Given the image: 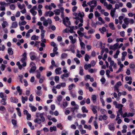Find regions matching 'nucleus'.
Wrapping results in <instances>:
<instances>
[{"label":"nucleus","instance_id":"obj_1","mask_svg":"<svg viewBox=\"0 0 135 135\" xmlns=\"http://www.w3.org/2000/svg\"><path fill=\"white\" fill-rule=\"evenodd\" d=\"M44 113H36V117L37 118L34 120V122L40 124L41 123V122H44L45 120L44 116Z\"/></svg>","mask_w":135,"mask_h":135},{"label":"nucleus","instance_id":"obj_2","mask_svg":"<svg viewBox=\"0 0 135 135\" xmlns=\"http://www.w3.org/2000/svg\"><path fill=\"white\" fill-rule=\"evenodd\" d=\"M113 105H115V107L119 109V110L117 112L119 113L120 115L122 114V107L123 105L121 104H118L116 101H114L113 102Z\"/></svg>","mask_w":135,"mask_h":135},{"label":"nucleus","instance_id":"obj_3","mask_svg":"<svg viewBox=\"0 0 135 135\" xmlns=\"http://www.w3.org/2000/svg\"><path fill=\"white\" fill-rule=\"evenodd\" d=\"M37 25L39 26V28L41 30V38L44 37L45 36V34L46 32V31L44 30V27L42 25V23L41 22H38Z\"/></svg>","mask_w":135,"mask_h":135},{"label":"nucleus","instance_id":"obj_4","mask_svg":"<svg viewBox=\"0 0 135 135\" xmlns=\"http://www.w3.org/2000/svg\"><path fill=\"white\" fill-rule=\"evenodd\" d=\"M62 21L63 24L66 27L69 26L70 25L69 19L67 17H66L65 18H63Z\"/></svg>","mask_w":135,"mask_h":135},{"label":"nucleus","instance_id":"obj_5","mask_svg":"<svg viewBox=\"0 0 135 135\" xmlns=\"http://www.w3.org/2000/svg\"><path fill=\"white\" fill-rule=\"evenodd\" d=\"M30 59L32 60H36L37 59V56L35 53L33 52H31L29 54Z\"/></svg>","mask_w":135,"mask_h":135},{"label":"nucleus","instance_id":"obj_6","mask_svg":"<svg viewBox=\"0 0 135 135\" xmlns=\"http://www.w3.org/2000/svg\"><path fill=\"white\" fill-rule=\"evenodd\" d=\"M69 49H66L65 50H64V51H70L73 53H74L75 52V45L74 44H71L69 46Z\"/></svg>","mask_w":135,"mask_h":135},{"label":"nucleus","instance_id":"obj_7","mask_svg":"<svg viewBox=\"0 0 135 135\" xmlns=\"http://www.w3.org/2000/svg\"><path fill=\"white\" fill-rule=\"evenodd\" d=\"M30 65L32 66L30 70L29 71V72L30 73H32L34 72L36 69V67L35 66V65L33 62H31L30 63Z\"/></svg>","mask_w":135,"mask_h":135},{"label":"nucleus","instance_id":"obj_8","mask_svg":"<svg viewBox=\"0 0 135 135\" xmlns=\"http://www.w3.org/2000/svg\"><path fill=\"white\" fill-rule=\"evenodd\" d=\"M52 23L51 20L48 18L47 20H45L43 22V25L45 26H47L48 25V24H51Z\"/></svg>","mask_w":135,"mask_h":135},{"label":"nucleus","instance_id":"obj_9","mask_svg":"<svg viewBox=\"0 0 135 135\" xmlns=\"http://www.w3.org/2000/svg\"><path fill=\"white\" fill-rule=\"evenodd\" d=\"M18 26V24L17 22L14 21L12 22L11 26L10 27V29L15 28Z\"/></svg>","mask_w":135,"mask_h":135},{"label":"nucleus","instance_id":"obj_10","mask_svg":"<svg viewBox=\"0 0 135 135\" xmlns=\"http://www.w3.org/2000/svg\"><path fill=\"white\" fill-rule=\"evenodd\" d=\"M119 44L118 43H117L113 45H111L109 47V49L114 50H115L117 48Z\"/></svg>","mask_w":135,"mask_h":135},{"label":"nucleus","instance_id":"obj_11","mask_svg":"<svg viewBox=\"0 0 135 135\" xmlns=\"http://www.w3.org/2000/svg\"><path fill=\"white\" fill-rule=\"evenodd\" d=\"M108 118V117L105 115H101L99 117V121L105 120Z\"/></svg>","mask_w":135,"mask_h":135},{"label":"nucleus","instance_id":"obj_12","mask_svg":"<svg viewBox=\"0 0 135 135\" xmlns=\"http://www.w3.org/2000/svg\"><path fill=\"white\" fill-rule=\"evenodd\" d=\"M54 14L53 12L51 11H49L46 12L45 14V16L47 17L49 16L50 17L52 16Z\"/></svg>","mask_w":135,"mask_h":135},{"label":"nucleus","instance_id":"obj_13","mask_svg":"<svg viewBox=\"0 0 135 135\" xmlns=\"http://www.w3.org/2000/svg\"><path fill=\"white\" fill-rule=\"evenodd\" d=\"M69 38L70 40V42L72 44H74L76 43L77 41V39L76 38H73L72 36H69Z\"/></svg>","mask_w":135,"mask_h":135},{"label":"nucleus","instance_id":"obj_14","mask_svg":"<svg viewBox=\"0 0 135 135\" xmlns=\"http://www.w3.org/2000/svg\"><path fill=\"white\" fill-rule=\"evenodd\" d=\"M125 80L127 81H129L127 82V83L129 85H131L132 83V78L131 76H127L125 77Z\"/></svg>","mask_w":135,"mask_h":135},{"label":"nucleus","instance_id":"obj_15","mask_svg":"<svg viewBox=\"0 0 135 135\" xmlns=\"http://www.w3.org/2000/svg\"><path fill=\"white\" fill-rule=\"evenodd\" d=\"M75 19H76V21H75V23L76 25H77L79 23V21L81 23H83V18H80L79 17H76Z\"/></svg>","mask_w":135,"mask_h":135},{"label":"nucleus","instance_id":"obj_16","mask_svg":"<svg viewBox=\"0 0 135 135\" xmlns=\"http://www.w3.org/2000/svg\"><path fill=\"white\" fill-rule=\"evenodd\" d=\"M108 128L109 129L112 131H114L115 129V127L114 124L113 123H110L108 125Z\"/></svg>","mask_w":135,"mask_h":135},{"label":"nucleus","instance_id":"obj_17","mask_svg":"<svg viewBox=\"0 0 135 135\" xmlns=\"http://www.w3.org/2000/svg\"><path fill=\"white\" fill-rule=\"evenodd\" d=\"M0 98L2 99H7V96L6 94L2 92L0 93Z\"/></svg>","mask_w":135,"mask_h":135},{"label":"nucleus","instance_id":"obj_18","mask_svg":"<svg viewBox=\"0 0 135 135\" xmlns=\"http://www.w3.org/2000/svg\"><path fill=\"white\" fill-rule=\"evenodd\" d=\"M68 106V103L66 101L63 102L60 105L61 107L63 109H65Z\"/></svg>","mask_w":135,"mask_h":135},{"label":"nucleus","instance_id":"obj_19","mask_svg":"<svg viewBox=\"0 0 135 135\" xmlns=\"http://www.w3.org/2000/svg\"><path fill=\"white\" fill-rule=\"evenodd\" d=\"M10 100L12 102L17 103L18 102V100L16 98L11 97L10 98Z\"/></svg>","mask_w":135,"mask_h":135},{"label":"nucleus","instance_id":"obj_20","mask_svg":"<svg viewBox=\"0 0 135 135\" xmlns=\"http://www.w3.org/2000/svg\"><path fill=\"white\" fill-rule=\"evenodd\" d=\"M70 94L71 97L73 98H76L77 97L76 93L73 90L70 91Z\"/></svg>","mask_w":135,"mask_h":135},{"label":"nucleus","instance_id":"obj_21","mask_svg":"<svg viewBox=\"0 0 135 135\" xmlns=\"http://www.w3.org/2000/svg\"><path fill=\"white\" fill-rule=\"evenodd\" d=\"M87 3L89 6H91L92 4L97 6V2L95 0H93L91 1L88 2Z\"/></svg>","mask_w":135,"mask_h":135},{"label":"nucleus","instance_id":"obj_22","mask_svg":"<svg viewBox=\"0 0 135 135\" xmlns=\"http://www.w3.org/2000/svg\"><path fill=\"white\" fill-rule=\"evenodd\" d=\"M0 111L1 113H3L6 111V109L4 107L1 105L0 106Z\"/></svg>","mask_w":135,"mask_h":135},{"label":"nucleus","instance_id":"obj_23","mask_svg":"<svg viewBox=\"0 0 135 135\" xmlns=\"http://www.w3.org/2000/svg\"><path fill=\"white\" fill-rule=\"evenodd\" d=\"M91 99L93 103H95L97 101V97L95 95H92L91 96Z\"/></svg>","mask_w":135,"mask_h":135},{"label":"nucleus","instance_id":"obj_24","mask_svg":"<svg viewBox=\"0 0 135 135\" xmlns=\"http://www.w3.org/2000/svg\"><path fill=\"white\" fill-rule=\"evenodd\" d=\"M21 100L22 103L24 104L25 103V101H26L28 100V98L27 97H23V96H22Z\"/></svg>","mask_w":135,"mask_h":135},{"label":"nucleus","instance_id":"obj_25","mask_svg":"<svg viewBox=\"0 0 135 135\" xmlns=\"http://www.w3.org/2000/svg\"><path fill=\"white\" fill-rule=\"evenodd\" d=\"M84 70L82 68V67L81 66H80L79 67V74L81 76L83 75H84V73L83 72Z\"/></svg>","mask_w":135,"mask_h":135},{"label":"nucleus","instance_id":"obj_26","mask_svg":"<svg viewBox=\"0 0 135 135\" xmlns=\"http://www.w3.org/2000/svg\"><path fill=\"white\" fill-rule=\"evenodd\" d=\"M109 26L110 28L112 30H114L115 29V27L114 23L112 22L109 23Z\"/></svg>","mask_w":135,"mask_h":135},{"label":"nucleus","instance_id":"obj_27","mask_svg":"<svg viewBox=\"0 0 135 135\" xmlns=\"http://www.w3.org/2000/svg\"><path fill=\"white\" fill-rule=\"evenodd\" d=\"M62 11H61L60 9H56L55 10L54 12H55V13L56 15H60V13Z\"/></svg>","mask_w":135,"mask_h":135},{"label":"nucleus","instance_id":"obj_28","mask_svg":"<svg viewBox=\"0 0 135 135\" xmlns=\"http://www.w3.org/2000/svg\"><path fill=\"white\" fill-rule=\"evenodd\" d=\"M16 89L18 92L19 93V95H21L22 94V90L21 89L20 86H17L16 88Z\"/></svg>","mask_w":135,"mask_h":135},{"label":"nucleus","instance_id":"obj_29","mask_svg":"<svg viewBox=\"0 0 135 135\" xmlns=\"http://www.w3.org/2000/svg\"><path fill=\"white\" fill-rule=\"evenodd\" d=\"M26 60L22 58L21 59V61L22 63H23L22 65L23 67H25L26 65V63L25 61Z\"/></svg>","mask_w":135,"mask_h":135},{"label":"nucleus","instance_id":"obj_30","mask_svg":"<svg viewBox=\"0 0 135 135\" xmlns=\"http://www.w3.org/2000/svg\"><path fill=\"white\" fill-rule=\"evenodd\" d=\"M61 69V68L59 67L58 68H57L56 69L55 71V72L57 75L58 74H61V73H60L59 72V71H60Z\"/></svg>","mask_w":135,"mask_h":135},{"label":"nucleus","instance_id":"obj_31","mask_svg":"<svg viewBox=\"0 0 135 135\" xmlns=\"http://www.w3.org/2000/svg\"><path fill=\"white\" fill-rule=\"evenodd\" d=\"M17 5L18 7L20 9H22L25 8V6L24 4L21 5L20 3H17Z\"/></svg>","mask_w":135,"mask_h":135},{"label":"nucleus","instance_id":"obj_32","mask_svg":"<svg viewBox=\"0 0 135 135\" xmlns=\"http://www.w3.org/2000/svg\"><path fill=\"white\" fill-rule=\"evenodd\" d=\"M8 53L9 55H12L13 54V52L11 48H9L8 49Z\"/></svg>","mask_w":135,"mask_h":135},{"label":"nucleus","instance_id":"obj_33","mask_svg":"<svg viewBox=\"0 0 135 135\" xmlns=\"http://www.w3.org/2000/svg\"><path fill=\"white\" fill-rule=\"evenodd\" d=\"M92 110L94 114L96 113L97 111L96 109L97 108V107L96 106L93 105L92 107Z\"/></svg>","mask_w":135,"mask_h":135},{"label":"nucleus","instance_id":"obj_34","mask_svg":"<svg viewBox=\"0 0 135 135\" xmlns=\"http://www.w3.org/2000/svg\"><path fill=\"white\" fill-rule=\"evenodd\" d=\"M39 38L38 36H36L35 35H33L31 38V39L32 40H38Z\"/></svg>","mask_w":135,"mask_h":135},{"label":"nucleus","instance_id":"obj_35","mask_svg":"<svg viewBox=\"0 0 135 135\" xmlns=\"http://www.w3.org/2000/svg\"><path fill=\"white\" fill-rule=\"evenodd\" d=\"M69 27L70 28V30H69V31L70 32V33H75V32L74 31V29H75V28L74 26H69Z\"/></svg>","mask_w":135,"mask_h":135},{"label":"nucleus","instance_id":"obj_36","mask_svg":"<svg viewBox=\"0 0 135 135\" xmlns=\"http://www.w3.org/2000/svg\"><path fill=\"white\" fill-rule=\"evenodd\" d=\"M115 12L116 10L114 9H112L111 10L110 14L112 17H113L115 15Z\"/></svg>","mask_w":135,"mask_h":135},{"label":"nucleus","instance_id":"obj_37","mask_svg":"<svg viewBox=\"0 0 135 135\" xmlns=\"http://www.w3.org/2000/svg\"><path fill=\"white\" fill-rule=\"evenodd\" d=\"M50 132H52L53 131H55L57 130L56 127L54 126L53 127H51L50 128Z\"/></svg>","mask_w":135,"mask_h":135},{"label":"nucleus","instance_id":"obj_38","mask_svg":"<svg viewBox=\"0 0 135 135\" xmlns=\"http://www.w3.org/2000/svg\"><path fill=\"white\" fill-rule=\"evenodd\" d=\"M81 110L83 113H88V110L86 109L85 107L83 106L81 108Z\"/></svg>","mask_w":135,"mask_h":135},{"label":"nucleus","instance_id":"obj_39","mask_svg":"<svg viewBox=\"0 0 135 135\" xmlns=\"http://www.w3.org/2000/svg\"><path fill=\"white\" fill-rule=\"evenodd\" d=\"M71 110L73 112H74L75 110L78 109V105H76L74 107L71 108Z\"/></svg>","mask_w":135,"mask_h":135},{"label":"nucleus","instance_id":"obj_40","mask_svg":"<svg viewBox=\"0 0 135 135\" xmlns=\"http://www.w3.org/2000/svg\"><path fill=\"white\" fill-rule=\"evenodd\" d=\"M68 56V54L65 53H62L61 55V59H64L66 58Z\"/></svg>","mask_w":135,"mask_h":135},{"label":"nucleus","instance_id":"obj_41","mask_svg":"<svg viewBox=\"0 0 135 135\" xmlns=\"http://www.w3.org/2000/svg\"><path fill=\"white\" fill-rule=\"evenodd\" d=\"M7 99H1L0 102L1 104L3 105H6L7 104L6 101Z\"/></svg>","mask_w":135,"mask_h":135},{"label":"nucleus","instance_id":"obj_42","mask_svg":"<svg viewBox=\"0 0 135 135\" xmlns=\"http://www.w3.org/2000/svg\"><path fill=\"white\" fill-rule=\"evenodd\" d=\"M91 67V65L90 64H85L84 66V69L87 70L88 68H90Z\"/></svg>","mask_w":135,"mask_h":135},{"label":"nucleus","instance_id":"obj_43","mask_svg":"<svg viewBox=\"0 0 135 135\" xmlns=\"http://www.w3.org/2000/svg\"><path fill=\"white\" fill-rule=\"evenodd\" d=\"M75 85L73 84H71L68 87V89L70 91H72L71 90L73 88V87H75Z\"/></svg>","mask_w":135,"mask_h":135},{"label":"nucleus","instance_id":"obj_44","mask_svg":"<svg viewBox=\"0 0 135 135\" xmlns=\"http://www.w3.org/2000/svg\"><path fill=\"white\" fill-rule=\"evenodd\" d=\"M16 109L17 110L18 115L19 117H21V114L20 111V109L19 108H16Z\"/></svg>","mask_w":135,"mask_h":135},{"label":"nucleus","instance_id":"obj_45","mask_svg":"<svg viewBox=\"0 0 135 135\" xmlns=\"http://www.w3.org/2000/svg\"><path fill=\"white\" fill-rule=\"evenodd\" d=\"M124 23L126 25H128L129 23V19L127 18H125L124 20Z\"/></svg>","mask_w":135,"mask_h":135},{"label":"nucleus","instance_id":"obj_46","mask_svg":"<svg viewBox=\"0 0 135 135\" xmlns=\"http://www.w3.org/2000/svg\"><path fill=\"white\" fill-rule=\"evenodd\" d=\"M2 25L3 28H5L8 25L7 22L6 21H4L2 23Z\"/></svg>","mask_w":135,"mask_h":135},{"label":"nucleus","instance_id":"obj_47","mask_svg":"<svg viewBox=\"0 0 135 135\" xmlns=\"http://www.w3.org/2000/svg\"><path fill=\"white\" fill-rule=\"evenodd\" d=\"M88 71L90 73H92L97 71V70L95 69H89L88 70Z\"/></svg>","mask_w":135,"mask_h":135},{"label":"nucleus","instance_id":"obj_48","mask_svg":"<svg viewBox=\"0 0 135 135\" xmlns=\"http://www.w3.org/2000/svg\"><path fill=\"white\" fill-rule=\"evenodd\" d=\"M27 22L26 21H24L21 22H19L18 23L19 25L20 26H21L22 25H24L26 24Z\"/></svg>","mask_w":135,"mask_h":135},{"label":"nucleus","instance_id":"obj_49","mask_svg":"<svg viewBox=\"0 0 135 135\" xmlns=\"http://www.w3.org/2000/svg\"><path fill=\"white\" fill-rule=\"evenodd\" d=\"M84 127L85 128L88 129L89 130H90L91 128V126L90 125L88 126L86 124H85L84 125Z\"/></svg>","mask_w":135,"mask_h":135},{"label":"nucleus","instance_id":"obj_50","mask_svg":"<svg viewBox=\"0 0 135 135\" xmlns=\"http://www.w3.org/2000/svg\"><path fill=\"white\" fill-rule=\"evenodd\" d=\"M77 33L78 34L79 36L80 37H82L84 36V34L80 32V31H78Z\"/></svg>","mask_w":135,"mask_h":135},{"label":"nucleus","instance_id":"obj_51","mask_svg":"<svg viewBox=\"0 0 135 135\" xmlns=\"http://www.w3.org/2000/svg\"><path fill=\"white\" fill-rule=\"evenodd\" d=\"M81 49L82 50H84L85 49V45L84 43L83 42H81L80 44Z\"/></svg>","mask_w":135,"mask_h":135},{"label":"nucleus","instance_id":"obj_52","mask_svg":"<svg viewBox=\"0 0 135 135\" xmlns=\"http://www.w3.org/2000/svg\"><path fill=\"white\" fill-rule=\"evenodd\" d=\"M99 30L101 31L102 33H103L104 32L106 31V28L104 27H103L102 29L100 28Z\"/></svg>","mask_w":135,"mask_h":135},{"label":"nucleus","instance_id":"obj_53","mask_svg":"<svg viewBox=\"0 0 135 135\" xmlns=\"http://www.w3.org/2000/svg\"><path fill=\"white\" fill-rule=\"evenodd\" d=\"M78 16L80 17V18H83V17L84 16V14L83 12L79 13H78Z\"/></svg>","mask_w":135,"mask_h":135},{"label":"nucleus","instance_id":"obj_54","mask_svg":"<svg viewBox=\"0 0 135 135\" xmlns=\"http://www.w3.org/2000/svg\"><path fill=\"white\" fill-rule=\"evenodd\" d=\"M119 86H118L115 85L114 86V91H116L117 92H119Z\"/></svg>","mask_w":135,"mask_h":135},{"label":"nucleus","instance_id":"obj_55","mask_svg":"<svg viewBox=\"0 0 135 135\" xmlns=\"http://www.w3.org/2000/svg\"><path fill=\"white\" fill-rule=\"evenodd\" d=\"M57 50V48L56 47H55L53 49V52L56 55H57L58 54V52L56 51Z\"/></svg>","mask_w":135,"mask_h":135},{"label":"nucleus","instance_id":"obj_56","mask_svg":"<svg viewBox=\"0 0 135 135\" xmlns=\"http://www.w3.org/2000/svg\"><path fill=\"white\" fill-rule=\"evenodd\" d=\"M89 59H90V57L89 55L87 54H86L85 57V60L86 61H89Z\"/></svg>","mask_w":135,"mask_h":135},{"label":"nucleus","instance_id":"obj_57","mask_svg":"<svg viewBox=\"0 0 135 135\" xmlns=\"http://www.w3.org/2000/svg\"><path fill=\"white\" fill-rule=\"evenodd\" d=\"M126 6L129 8H131L132 7V4L130 2H127L126 4Z\"/></svg>","mask_w":135,"mask_h":135},{"label":"nucleus","instance_id":"obj_58","mask_svg":"<svg viewBox=\"0 0 135 135\" xmlns=\"http://www.w3.org/2000/svg\"><path fill=\"white\" fill-rule=\"evenodd\" d=\"M95 31L94 30L91 29L88 31V34H92L94 33Z\"/></svg>","mask_w":135,"mask_h":135},{"label":"nucleus","instance_id":"obj_59","mask_svg":"<svg viewBox=\"0 0 135 135\" xmlns=\"http://www.w3.org/2000/svg\"><path fill=\"white\" fill-rule=\"evenodd\" d=\"M94 124L95 128L96 129H97L98 128V125L97 122L96 120H95L94 122Z\"/></svg>","mask_w":135,"mask_h":135},{"label":"nucleus","instance_id":"obj_60","mask_svg":"<svg viewBox=\"0 0 135 135\" xmlns=\"http://www.w3.org/2000/svg\"><path fill=\"white\" fill-rule=\"evenodd\" d=\"M10 8L12 10H15V7L14 4H11L10 5Z\"/></svg>","mask_w":135,"mask_h":135},{"label":"nucleus","instance_id":"obj_61","mask_svg":"<svg viewBox=\"0 0 135 135\" xmlns=\"http://www.w3.org/2000/svg\"><path fill=\"white\" fill-rule=\"evenodd\" d=\"M30 12L32 14V15L33 16L36 15L37 13V12L35 11L30 10Z\"/></svg>","mask_w":135,"mask_h":135},{"label":"nucleus","instance_id":"obj_62","mask_svg":"<svg viewBox=\"0 0 135 135\" xmlns=\"http://www.w3.org/2000/svg\"><path fill=\"white\" fill-rule=\"evenodd\" d=\"M52 91L53 93H55V94H57V91H56V87L55 86H54L53 87L52 89Z\"/></svg>","mask_w":135,"mask_h":135},{"label":"nucleus","instance_id":"obj_63","mask_svg":"<svg viewBox=\"0 0 135 135\" xmlns=\"http://www.w3.org/2000/svg\"><path fill=\"white\" fill-rule=\"evenodd\" d=\"M78 93L79 94L81 95H83V90L81 89H80L78 91Z\"/></svg>","mask_w":135,"mask_h":135},{"label":"nucleus","instance_id":"obj_64","mask_svg":"<svg viewBox=\"0 0 135 135\" xmlns=\"http://www.w3.org/2000/svg\"><path fill=\"white\" fill-rule=\"evenodd\" d=\"M74 60L77 64H78L80 63V60L77 58H75L74 59Z\"/></svg>","mask_w":135,"mask_h":135}]
</instances>
